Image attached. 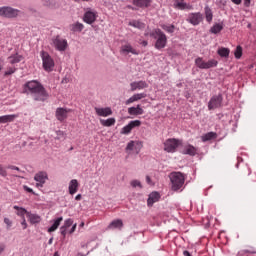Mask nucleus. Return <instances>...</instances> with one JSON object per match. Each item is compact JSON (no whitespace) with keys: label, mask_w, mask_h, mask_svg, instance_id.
<instances>
[{"label":"nucleus","mask_w":256,"mask_h":256,"mask_svg":"<svg viewBox=\"0 0 256 256\" xmlns=\"http://www.w3.org/2000/svg\"><path fill=\"white\" fill-rule=\"evenodd\" d=\"M24 93L32 95L34 101H47L49 93L37 80H31L24 84Z\"/></svg>","instance_id":"1"},{"label":"nucleus","mask_w":256,"mask_h":256,"mask_svg":"<svg viewBox=\"0 0 256 256\" xmlns=\"http://www.w3.org/2000/svg\"><path fill=\"white\" fill-rule=\"evenodd\" d=\"M150 37L156 39L155 49H165L167 47V35L161 29L156 28L150 33Z\"/></svg>","instance_id":"2"},{"label":"nucleus","mask_w":256,"mask_h":256,"mask_svg":"<svg viewBox=\"0 0 256 256\" xmlns=\"http://www.w3.org/2000/svg\"><path fill=\"white\" fill-rule=\"evenodd\" d=\"M170 181L172 183V191H179L185 185V176L181 172H172Z\"/></svg>","instance_id":"3"},{"label":"nucleus","mask_w":256,"mask_h":256,"mask_svg":"<svg viewBox=\"0 0 256 256\" xmlns=\"http://www.w3.org/2000/svg\"><path fill=\"white\" fill-rule=\"evenodd\" d=\"M41 57L44 71L51 73V71H53V68L55 67V61L53 60L51 55H49V53L45 51L41 52Z\"/></svg>","instance_id":"4"},{"label":"nucleus","mask_w":256,"mask_h":256,"mask_svg":"<svg viewBox=\"0 0 256 256\" xmlns=\"http://www.w3.org/2000/svg\"><path fill=\"white\" fill-rule=\"evenodd\" d=\"M19 13V10L9 6L0 7V17H5L6 19H15V17L19 16Z\"/></svg>","instance_id":"5"},{"label":"nucleus","mask_w":256,"mask_h":256,"mask_svg":"<svg viewBox=\"0 0 256 256\" xmlns=\"http://www.w3.org/2000/svg\"><path fill=\"white\" fill-rule=\"evenodd\" d=\"M52 44L57 51H67V47H69L67 39L61 38V36H56L55 38H53Z\"/></svg>","instance_id":"6"},{"label":"nucleus","mask_w":256,"mask_h":256,"mask_svg":"<svg viewBox=\"0 0 256 256\" xmlns=\"http://www.w3.org/2000/svg\"><path fill=\"white\" fill-rule=\"evenodd\" d=\"M177 147H179V140L175 138L168 139L164 143V151H167V153H175Z\"/></svg>","instance_id":"7"},{"label":"nucleus","mask_w":256,"mask_h":256,"mask_svg":"<svg viewBox=\"0 0 256 256\" xmlns=\"http://www.w3.org/2000/svg\"><path fill=\"white\" fill-rule=\"evenodd\" d=\"M186 21L194 26L199 25L203 21V14L201 12L190 13Z\"/></svg>","instance_id":"8"},{"label":"nucleus","mask_w":256,"mask_h":256,"mask_svg":"<svg viewBox=\"0 0 256 256\" xmlns=\"http://www.w3.org/2000/svg\"><path fill=\"white\" fill-rule=\"evenodd\" d=\"M222 103H223V96L221 95L213 96L208 103L209 111H213V109H219Z\"/></svg>","instance_id":"9"},{"label":"nucleus","mask_w":256,"mask_h":256,"mask_svg":"<svg viewBox=\"0 0 256 256\" xmlns=\"http://www.w3.org/2000/svg\"><path fill=\"white\" fill-rule=\"evenodd\" d=\"M135 127H141V120H132L128 125L124 126L121 130L122 135H129Z\"/></svg>","instance_id":"10"},{"label":"nucleus","mask_w":256,"mask_h":256,"mask_svg":"<svg viewBox=\"0 0 256 256\" xmlns=\"http://www.w3.org/2000/svg\"><path fill=\"white\" fill-rule=\"evenodd\" d=\"M47 179H49V177L47 176V172H38L35 174L34 176V180H36L37 184L36 187H43V185H45Z\"/></svg>","instance_id":"11"},{"label":"nucleus","mask_w":256,"mask_h":256,"mask_svg":"<svg viewBox=\"0 0 256 256\" xmlns=\"http://www.w3.org/2000/svg\"><path fill=\"white\" fill-rule=\"evenodd\" d=\"M69 113H71V109H67V108H57L56 109V119L58 121H65V119H67Z\"/></svg>","instance_id":"12"},{"label":"nucleus","mask_w":256,"mask_h":256,"mask_svg":"<svg viewBox=\"0 0 256 256\" xmlns=\"http://www.w3.org/2000/svg\"><path fill=\"white\" fill-rule=\"evenodd\" d=\"M174 9H180V11H188L193 10V6L191 4L185 3V0H174Z\"/></svg>","instance_id":"13"},{"label":"nucleus","mask_w":256,"mask_h":256,"mask_svg":"<svg viewBox=\"0 0 256 256\" xmlns=\"http://www.w3.org/2000/svg\"><path fill=\"white\" fill-rule=\"evenodd\" d=\"M94 111L96 112V115H98V117H109L113 115V110H111V107H106V108L95 107Z\"/></svg>","instance_id":"14"},{"label":"nucleus","mask_w":256,"mask_h":256,"mask_svg":"<svg viewBox=\"0 0 256 256\" xmlns=\"http://www.w3.org/2000/svg\"><path fill=\"white\" fill-rule=\"evenodd\" d=\"M130 87H131V91H137V90L141 91L142 89H147V87H149V84L141 80V81L132 82L130 84Z\"/></svg>","instance_id":"15"},{"label":"nucleus","mask_w":256,"mask_h":256,"mask_svg":"<svg viewBox=\"0 0 256 256\" xmlns=\"http://www.w3.org/2000/svg\"><path fill=\"white\" fill-rule=\"evenodd\" d=\"M120 53H122L123 55H129V53H132V55H139V53H137V50H135L133 46H131V44L122 45Z\"/></svg>","instance_id":"16"},{"label":"nucleus","mask_w":256,"mask_h":256,"mask_svg":"<svg viewBox=\"0 0 256 256\" xmlns=\"http://www.w3.org/2000/svg\"><path fill=\"white\" fill-rule=\"evenodd\" d=\"M96 19H97V13H95L93 11H87L84 14V21H85V23H88V25L95 23Z\"/></svg>","instance_id":"17"},{"label":"nucleus","mask_w":256,"mask_h":256,"mask_svg":"<svg viewBox=\"0 0 256 256\" xmlns=\"http://www.w3.org/2000/svg\"><path fill=\"white\" fill-rule=\"evenodd\" d=\"M68 191L70 195H75L79 191V181L77 179H72L69 182Z\"/></svg>","instance_id":"18"},{"label":"nucleus","mask_w":256,"mask_h":256,"mask_svg":"<svg viewBox=\"0 0 256 256\" xmlns=\"http://www.w3.org/2000/svg\"><path fill=\"white\" fill-rule=\"evenodd\" d=\"M145 97H147V94H145V93L134 94L132 97H130L128 100H126L125 105H131V103L141 101V99H145Z\"/></svg>","instance_id":"19"},{"label":"nucleus","mask_w":256,"mask_h":256,"mask_svg":"<svg viewBox=\"0 0 256 256\" xmlns=\"http://www.w3.org/2000/svg\"><path fill=\"white\" fill-rule=\"evenodd\" d=\"M161 199V195L158 192H152L147 200L148 207H153L154 203H157Z\"/></svg>","instance_id":"20"},{"label":"nucleus","mask_w":256,"mask_h":256,"mask_svg":"<svg viewBox=\"0 0 256 256\" xmlns=\"http://www.w3.org/2000/svg\"><path fill=\"white\" fill-rule=\"evenodd\" d=\"M183 154L195 157V155H197V148L191 144H188L184 147Z\"/></svg>","instance_id":"21"},{"label":"nucleus","mask_w":256,"mask_h":256,"mask_svg":"<svg viewBox=\"0 0 256 256\" xmlns=\"http://www.w3.org/2000/svg\"><path fill=\"white\" fill-rule=\"evenodd\" d=\"M27 218L29 223H31V225H36L37 223H41V216H39L38 214H33L29 212L27 213Z\"/></svg>","instance_id":"22"},{"label":"nucleus","mask_w":256,"mask_h":256,"mask_svg":"<svg viewBox=\"0 0 256 256\" xmlns=\"http://www.w3.org/2000/svg\"><path fill=\"white\" fill-rule=\"evenodd\" d=\"M17 117H19V115H17V114H9V115L0 116V124L1 123H13V121H15V119H17Z\"/></svg>","instance_id":"23"},{"label":"nucleus","mask_w":256,"mask_h":256,"mask_svg":"<svg viewBox=\"0 0 256 256\" xmlns=\"http://www.w3.org/2000/svg\"><path fill=\"white\" fill-rule=\"evenodd\" d=\"M143 113H145V111L143 110V108H141V105H137V107H130L128 108V114L129 115H143Z\"/></svg>","instance_id":"24"},{"label":"nucleus","mask_w":256,"mask_h":256,"mask_svg":"<svg viewBox=\"0 0 256 256\" xmlns=\"http://www.w3.org/2000/svg\"><path fill=\"white\" fill-rule=\"evenodd\" d=\"M8 61L10 65H15L16 63H21V61H23V56L19 55V53H16L9 56Z\"/></svg>","instance_id":"25"},{"label":"nucleus","mask_w":256,"mask_h":256,"mask_svg":"<svg viewBox=\"0 0 256 256\" xmlns=\"http://www.w3.org/2000/svg\"><path fill=\"white\" fill-rule=\"evenodd\" d=\"M108 229H123V220H121V219L113 220L108 225Z\"/></svg>","instance_id":"26"},{"label":"nucleus","mask_w":256,"mask_h":256,"mask_svg":"<svg viewBox=\"0 0 256 256\" xmlns=\"http://www.w3.org/2000/svg\"><path fill=\"white\" fill-rule=\"evenodd\" d=\"M133 5L143 9V8L149 7V5H151V0H133Z\"/></svg>","instance_id":"27"},{"label":"nucleus","mask_w":256,"mask_h":256,"mask_svg":"<svg viewBox=\"0 0 256 256\" xmlns=\"http://www.w3.org/2000/svg\"><path fill=\"white\" fill-rule=\"evenodd\" d=\"M203 143H207V141H212V139H217V133L208 132L201 136Z\"/></svg>","instance_id":"28"},{"label":"nucleus","mask_w":256,"mask_h":256,"mask_svg":"<svg viewBox=\"0 0 256 256\" xmlns=\"http://www.w3.org/2000/svg\"><path fill=\"white\" fill-rule=\"evenodd\" d=\"M13 209H15L16 215H18V217H21L22 219L25 218V215L27 216V213H29V211H27V209L23 208V207H19L17 205L13 206Z\"/></svg>","instance_id":"29"},{"label":"nucleus","mask_w":256,"mask_h":256,"mask_svg":"<svg viewBox=\"0 0 256 256\" xmlns=\"http://www.w3.org/2000/svg\"><path fill=\"white\" fill-rule=\"evenodd\" d=\"M61 221H63V217L57 218L52 226L48 229V233H53V231H57V229H59V226L61 225Z\"/></svg>","instance_id":"30"},{"label":"nucleus","mask_w":256,"mask_h":256,"mask_svg":"<svg viewBox=\"0 0 256 256\" xmlns=\"http://www.w3.org/2000/svg\"><path fill=\"white\" fill-rule=\"evenodd\" d=\"M115 118H108L107 120H100L101 125H103V127H113V125H115Z\"/></svg>","instance_id":"31"},{"label":"nucleus","mask_w":256,"mask_h":256,"mask_svg":"<svg viewBox=\"0 0 256 256\" xmlns=\"http://www.w3.org/2000/svg\"><path fill=\"white\" fill-rule=\"evenodd\" d=\"M204 11H205L206 21L208 23H211V21H213V11L211 10V8H209V6H206Z\"/></svg>","instance_id":"32"},{"label":"nucleus","mask_w":256,"mask_h":256,"mask_svg":"<svg viewBox=\"0 0 256 256\" xmlns=\"http://www.w3.org/2000/svg\"><path fill=\"white\" fill-rule=\"evenodd\" d=\"M160 27L166 31V33H175V25L161 24Z\"/></svg>","instance_id":"33"},{"label":"nucleus","mask_w":256,"mask_h":256,"mask_svg":"<svg viewBox=\"0 0 256 256\" xmlns=\"http://www.w3.org/2000/svg\"><path fill=\"white\" fill-rule=\"evenodd\" d=\"M217 53L220 57H229V53H231V50H229V48L222 47L218 49Z\"/></svg>","instance_id":"34"},{"label":"nucleus","mask_w":256,"mask_h":256,"mask_svg":"<svg viewBox=\"0 0 256 256\" xmlns=\"http://www.w3.org/2000/svg\"><path fill=\"white\" fill-rule=\"evenodd\" d=\"M219 62L215 59L208 60L205 64V69H212L213 67H217Z\"/></svg>","instance_id":"35"},{"label":"nucleus","mask_w":256,"mask_h":256,"mask_svg":"<svg viewBox=\"0 0 256 256\" xmlns=\"http://www.w3.org/2000/svg\"><path fill=\"white\" fill-rule=\"evenodd\" d=\"M211 33L214 35H217V33H221L223 31V25L221 24H215L214 27L210 29Z\"/></svg>","instance_id":"36"},{"label":"nucleus","mask_w":256,"mask_h":256,"mask_svg":"<svg viewBox=\"0 0 256 256\" xmlns=\"http://www.w3.org/2000/svg\"><path fill=\"white\" fill-rule=\"evenodd\" d=\"M195 65L199 69H205L206 62L201 57H198L195 59Z\"/></svg>","instance_id":"37"},{"label":"nucleus","mask_w":256,"mask_h":256,"mask_svg":"<svg viewBox=\"0 0 256 256\" xmlns=\"http://www.w3.org/2000/svg\"><path fill=\"white\" fill-rule=\"evenodd\" d=\"M242 56H243V48L241 46H237L234 52V57L236 59H241Z\"/></svg>","instance_id":"38"},{"label":"nucleus","mask_w":256,"mask_h":256,"mask_svg":"<svg viewBox=\"0 0 256 256\" xmlns=\"http://www.w3.org/2000/svg\"><path fill=\"white\" fill-rule=\"evenodd\" d=\"M129 25L131 27H136V29H143V27H145V24L139 22V21H132V22H129Z\"/></svg>","instance_id":"39"},{"label":"nucleus","mask_w":256,"mask_h":256,"mask_svg":"<svg viewBox=\"0 0 256 256\" xmlns=\"http://www.w3.org/2000/svg\"><path fill=\"white\" fill-rule=\"evenodd\" d=\"M131 187H139L140 189H143V185L141 184V181L139 180H132L130 182Z\"/></svg>","instance_id":"40"},{"label":"nucleus","mask_w":256,"mask_h":256,"mask_svg":"<svg viewBox=\"0 0 256 256\" xmlns=\"http://www.w3.org/2000/svg\"><path fill=\"white\" fill-rule=\"evenodd\" d=\"M82 29H84V26L82 23L77 22L76 24L72 25V30L74 31H81Z\"/></svg>","instance_id":"41"},{"label":"nucleus","mask_w":256,"mask_h":256,"mask_svg":"<svg viewBox=\"0 0 256 256\" xmlns=\"http://www.w3.org/2000/svg\"><path fill=\"white\" fill-rule=\"evenodd\" d=\"M17 71V68L15 67H9L7 71L4 73L5 77H8V75H13Z\"/></svg>","instance_id":"42"},{"label":"nucleus","mask_w":256,"mask_h":256,"mask_svg":"<svg viewBox=\"0 0 256 256\" xmlns=\"http://www.w3.org/2000/svg\"><path fill=\"white\" fill-rule=\"evenodd\" d=\"M71 225H73V219L68 218L65 220L63 227H66V229H69V227H71Z\"/></svg>","instance_id":"43"},{"label":"nucleus","mask_w":256,"mask_h":256,"mask_svg":"<svg viewBox=\"0 0 256 256\" xmlns=\"http://www.w3.org/2000/svg\"><path fill=\"white\" fill-rule=\"evenodd\" d=\"M0 175L1 177H7V169L0 164Z\"/></svg>","instance_id":"44"},{"label":"nucleus","mask_w":256,"mask_h":256,"mask_svg":"<svg viewBox=\"0 0 256 256\" xmlns=\"http://www.w3.org/2000/svg\"><path fill=\"white\" fill-rule=\"evenodd\" d=\"M135 147V142L131 141L127 144L126 150L127 151H133V148Z\"/></svg>","instance_id":"45"},{"label":"nucleus","mask_w":256,"mask_h":256,"mask_svg":"<svg viewBox=\"0 0 256 256\" xmlns=\"http://www.w3.org/2000/svg\"><path fill=\"white\" fill-rule=\"evenodd\" d=\"M56 134H57L56 139H61V137H65L64 131L58 130V131H56Z\"/></svg>","instance_id":"46"},{"label":"nucleus","mask_w":256,"mask_h":256,"mask_svg":"<svg viewBox=\"0 0 256 256\" xmlns=\"http://www.w3.org/2000/svg\"><path fill=\"white\" fill-rule=\"evenodd\" d=\"M60 233L61 235H63V237H65V235H67V228L65 226H62L60 228Z\"/></svg>","instance_id":"47"},{"label":"nucleus","mask_w":256,"mask_h":256,"mask_svg":"<svg viewBox=\"0 0 256 256\" xmlns=\"http://www.w3.org/2000/svg\"><path fill=\"white\" fill-rule=\"evenodd\" d=\"M4 223L7 225V227H11L13 225V222L9 218H4Z\"/></svg>","instance_id":"48"},{"label":"nucleus","mask_w":256,"mask_h":256,"mask_svg":"<svg viewBox=\"0 0 256 256\" xmlns=\"http://www.w3.org/2000/svg\"><path fill=\"white\" fill-rule=\"evenodd\" d=\"M7 169H12L13 171H21V169H19V167L13 166V165H9V166L7 167Z\"/></svg>","instance_id":"49"},{"label":"nucleus","mask_w":256,"mask_h":256,"mask_svg":"<svg viewBox=\"0 0 256 256\" xmlns=\"http://www.w3.org/2000/svg\"><path fill=\"white\" fill-rule=\"evenodd\" d=\"M21 225H22L23 229H27V220H25V218H22Z\"/></svg>","instance_id":"50"},{"label":"nucleus","mask_w":256,"mask_h":256,"mask_svg":"<svg viewBox=\"0 0 256 256\" xmlns=\"http://www.w3.org/2000/svg\"><path fill=\"white\" fill-rule=\"evenodd\" d=\"M146 183H148V185H153V182L151 181V177L146 176Z\"/></svg>","instance_id":"51"},{"label":"nucleus","mask_w":256,"mask_h":256,"mask_svg":"<svg viewBox=\"0 0 256 256\" xmlns=\"http://www.w3.org/2000/svg\"><path fill=\"white\" fill-rule=\"evenodd\" d=\"M5 248H6L5 244H0V255L1 253H3V251H5Z\"/></svg>","instance_id":"52"},{"label":"nucleus","mask_w":256,"mask_h":256,"mask_svg":"<svg viewBox=\"0 0 256 256\" xmlns=\"http://www.w3.org/2000/svg\"><path fill=\"white\" fill-rule=\"evenodd\" d=\"M77 229V224H74L73 226H72V228H71V230H70V234L71 233H75V230Z\"/></svg>","instance_id":"53"},{"label":"nucleus","mask_w":256,"mask_h":256,"mask_svg":"<svg viewBox=\"0 0 256 256\" xmlns=\"http://www.w3.org/2000/svg\"><path fill=\"white\" fill-rule=\"evenodd\" d=\"M231 1H232V3H234V5H241V2L243 0H231Z\"/></svg>","instance_id":"54"},{"label":"nucleus","mask_w":256,"mask_h":256,"mask_svg":"<svg viewBox=\"0 0 256 256\" xmlns=\"http://www.w3.org/2000/svg\"><path fill=\"white\" fill-rule=\"evenodd\" d=\"M81 199H83V196L81 194H78L76 197H75V201H81Z\"/></svg>","instance_id":"55"},{"label":"nucleus","mask_w":256,"mask_h":256,"mask_svg":"<svg viewBox=\"0 0 256 256\" xmlns=\"http://www.w3.org/2000/svg\"><path fill=\"white\" fill-rule=\"evenodd\" d=\"M245 7H249L251 5V0H244Z\"/></svg>","instance_id":"56"},{"label":"nucleus","mask_w":256,"mask_h":256,"mask_svg":"<svg viewBox=\"0 0 256 256\" xmlns=\"http://www.w3.org/2000/svg\"><path fill=\"white\" fill-rule=\"evenodd\" d=\"M24 189L28 192V193H33V189L25 186Z\"/></svg>","instance_id":"57"},{"label":"nucleus","mask_w":256,"mask_h":256,"mask_svg":"<svg viewBox=\"0 0 256 256\" xmlns=\"http://www.w3.org/2000/svg\"><path fill=\"white\" fill-rule=\"evenodd\" d=\"M183 255H184V256H191V253H189V251L185 250V251L183 252Z\"/></svg>","instance_id":"58"},{"label":"nucleus","mask_w":256,"mask_h":256,"mask_svg":"<svg viewBox=\"0 0 256 256\" xmlns=\"http://www.w3.org/2000/svg\"><path fill=\"white\" fill-rule=\"evenodd\" d=\"M141 45H143V47H147L148 42L146 40H144V41L141 42Z\"/></svg>","instance_id":"59"},{"label":"nucleus","mask_w":256,"mask_h":256,"mask_svg":"<svg viewBox=\"0 0 256 256\" xmlns=\"http://www.w3.org/2000/svg\"><path fill=\"white\" fill-rule=\"evenodd\" d=\"M3 70V59L0 58V71Z\"/></svg>","instance_id":"60"},{"label":"nucleus","mask_w":256,"mask_h":256,"mask_svg":"<svg viewBox=\"0 0 256 256\" xmlns=\"http://www.w3.org/2000/svg\"><path fill=\"white\" fill-rule=\"evenodd\" d=\"M80 227H85V222H82V223L80 224Z\"/></svg>","instance_id":"61"},{"label":"nucleus","mask_w":256,"mask_h":256,"mask_svg":"<svg viewBox=\"0 0 256 256\" xmlns=\"http://www.w3.org/2000/svg\"><path fill=\"white\" fill-rule=\"evenodd\" d=\"M53 256H59V252H55Z\"/></svg>","instance_id":"62"},{"label":"nucleus","mask_w":256,"mask_h":256,"mask_svg":"<svg viewBox=\"0 0 256 256\" xmlns=\"http://www.w3.org/2000/svg\"><path fill=\"white\" fill-rule=\"evenodd\" d=\"M250 27H251V24H248V28L250 29Z\"/></svg>","instance_id":"63"},{"label":"nucleus","mask_w":256,"mask_h":256,"mask_svg":"<svg viewBox=\"0 0 256 256\" xmlns=\"http://www.w3.org/2000/svg\"><path fill=\"white\" fill-rule=\"evenodd\" d=\"M49 243H52V240H51V239L49 240Z\"/></svg>","instance_id":"64"}]
</instances>
